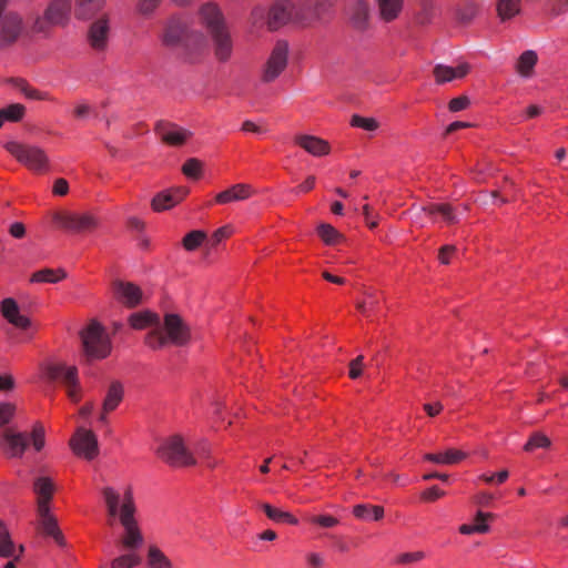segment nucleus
Masks as SVG:
<instances>
[{
    "label": "nucleus",
    "mask_w": 568,
    "mask_h": 568,
    "mask_svg": "<svg viewBox=\"0 0 568 568\" xmlns=\"http://www.w3.org/2000/svg\"><path fill=\"white\" fill-rule=\"evenodd\" d=\"M102 496L105 503L109 524L118 519L124 529L121 544L126 549H136L142 546L144 539L135 518L136 505L131 487H128L121 496L113 487H104Z\"/></svg>",
    "instance_id": "nucleus-1"
},
{
    "label": "nucleus",
    "mask_w": 568,
    "mask_h": 568,
    "mask_svg": "<svg viewBox=\"0 0 568 568\" xmlns=\"http://www.w3.org/2000/svg\"><path fill=\"white\" fill-rule=\"evenodd\" d=\"M318 16L317 0H275L267 12V27L276 30L290 21L308 23Z\"/></svg>",
    "instance_id": "nucleus-2"
},
{
    "label": "nucleus",
    "mask_w": 568,
    "mask_h": 568,
    "mask_svg": "<svg viewBox=\"0 0 568 568\" xmlns=\"http://www.w3.org/2000/svg\"><path fill=\"white\" fill-rule=\"evenodd\" d=\"M200 18L211 34L213 52L216 60L227 62L233 53V40L219 7L214 3L202 6L200 9Z\"/></svg>",
    "instance_id": "nucleus-3"
},
{
    "label": "nucleus",
    "mask_w": 568,
    "mask_h": 568,
    "mask_svg": "<svg viewBox=\"0 0 568 568\" xmlns=\"http://www.w3.org/2000/svg\"><path fill=\"white\" fill-rule=\"evenodd\" d=\"M191 333L189 326L176 314H166L158 328L151 329L145 336V344L152 349H160L169 344L184 346L189 343Z\"/></svg>",
    "instance_id": "nucleus-4"
},
{
    "label": "nucleus",
    "mask_w": 568,
    "mask_h": 568,
    "mask_svg": "<svg viewBox=\"0 0 568 568\" xmlns=\"http://www.w3.org/2000/svg\"><path fill=\"white\" fill-rule=\"evenodd\" d=\"M162 42L166 47L180 49L185 55L192 57L204 47L205 38L200 31L190 29L182 19L172 18L164 29Z\"/></svg>",
    "instance_id": "nucleus-5"
},
{
    "label": "nucleus",
    "mask_w": 568,
    "mask_h": 568,
    "mask_svg": "<svg viewBox=\"0 0 568 568\" xmlns=\"http://www.w3.org/2000/svg\"><path fill=\"white\" fill-rule=\"evenodd\" d=\"M83 354L88 361L102 359L111 353V341L104 327L91 321L81 332Z\"/></svg>",
    "instance_id": "nucleus-6"
},
{
    "label": "nucleus",
    "mask_w": 568,
    "mask_h": 568,
    "mask_svg": "<svg viewBox=\"0 0 568 568\" xmlns=\"http://www.w3.org/2000/svg\"><path fill=\"white\" fill-rule=\"evenodd\" d=\"M6 150L29 170L40 173L48 168V156L39 146L11 141L6 144Z\"/></svg>",
    "instance_id": "nucleus-7"
},
{
    "label": "nucleus",
    "mask_w": 568,
    "mask_h": 568,
    "mask_svg": "<svg viewBox=\"0 0 568 568\" xmlns=\"http://www.w3.org/2000/svg\"><path fill=\"white\" fill-rule=\"evenodd\" d=\"M159 457L173 467L195 465L196 460L179 435L168 438L159 448Z\"/></svg>",
    "instance_id": "nucleus-8"
},
{
    "label": "nucleus",
    "mask_w": 568,
    "mask_h": 568,
    "mask_svg": "<svg viewBox=\"0 0 568 568\" xmlns=\"http://www.w3.org/2000/svg\"><path fill=\"white\" fill-rule=\"evenodd\" d=\"M288 43L284 40L276 41L261 70L263 83H272L283 73L288 64Z\"/></svg>",
    "instance_id": "nucleus-9"
},
{
    "label": "nucleus",
    "mask_w": 568,
    "mask_h": 568,
    "mask_svg": "<svg viewBox=\"0 0 568 568\" xmlns=\"http://www.w3.org/2000/svg\"><path fill=\"white\" fill-rule=\"evenodd\" d=\"M9 0H0V48L12 45L23 33V19L16 11L4 12Z\"/></svg>",
    "instance_id": "nucleus-10"
},
{
    "label": "nucleus",
    "mask_w": 568,
    "mask_h": 568,
    "mask_svg": "<svg viewBox=\"0 0 568 568\" xmlns=\"http://www.w3.org/2000/svg\"><path fill=\"white\" fill-rule=\"evenodd\" d=\"M48 375L51 379L60 381L65 387L68 396L73 402H79V378L78 369L75 366H67L57 364L49 368Z\"/></svg>",
    "instance_id": "nucleus-11"
},
{
    "label": "nucleus",
    "mask_w": 568,
    "mask_h": 568,
    "mask_svg": "<svg viewBox=\"0 0 568 568\" xmlns=\"http://www.w3.org/2000/svg\"><path fill=\"white\" fill-rule=\"evenodd\" d=\"M58 226L73 233H83L97 227V220L90 214H75L69 212L57 213L53 216Z\"/></svg>",
    "instance_id": "nucleus-12"
},
{
    "label": "nucleus",
    "mask_w": 568,
    "mask_h": 568,
    "mask_svg": "<svg viewBox=\"0 0 568 568\" xmlns=\"http://www.w3.org/2000/svg\"><path fill=\"white\" fill-rule=\"evenodd\" d=\"M70 446L74 454L88 460L95 458L99 454L98 439L93 432L83 427L77 429L70 439Z\"/></svg>",
    "instance_id": "nucleus-13"
},
{
    "label": "nucleus",
    "mask_w": 568,
    "mask_h": 568,
    "mask_svg": "<svg viewBox=\"0 0 568 568\" xmlns=\"http://www.w3.org/2000/svg\"><path fill=\"white\" fill-rule=\"evenodd\" d=\"M38 513V527L39 530L53 540L60 546L65 547L67 541L61 529L58 526V519L51 514L50 507H42L37 510Z\"/></svg>",
    "instance_id": "nucleus-14"
},
{
    "label": "nucleus",
    "mask_w": 568,
    "mask_h": 568,
    "mask_svg": "<svg viewBox=\"0 0 568 568\" xmlns=\"http://www.w3.org/2000/svg\"><path fill=\"white\" fill-rule=\"evenodd\" d=\"M154 130L160 139L171 146H180L184 144L191 135V133L185 129L168 121H159Z\"/></svg>",
    "instance_id": "nucleus-15"
},
{
    "label": "nucleus",
    "mask_w": 568,
    "mask_h": 568,
    "mask_svg": "<svg viewBox=\"0 0 568 568\" xmlns=\"http://www.w3.org/2000/svg\"><path fill=\"white\" fill-rule=\"evenodd\" d=\"M187 192L189 191L185 187H176L160 192L153 197L151 206L155 212L170 210L179 202H181L185 197Z\"/></svg>",
    "instance_id": "nucleus-16"
},
{
    "label": "nucleus",
    "mask_w": 568,
    "mask_h": 568,
    "mask_svg": "<svg viewBox=\"0 0 568 568\" xmlns=\"http://www.w3.org/2000/svg\"><path fill=\"white\" fill-rule=\"evenodd\" d=\"M109 20L106 17H102L95 20L89 29L88 40L90 45L94 50H104L109 39Z\"/></svg>",
    "instance_id": "nucleus-17"
},
{
    "label": "nucleus",
    "mask_w": 568,
    "mask_h": 568,
    "mask_svg": "<svg viewBox=\"0 0 568 568\" xmlns=\"http://www.w3.org/2000/svg\"><path fill=\"white\" fill-rule=\"evenodd\" d=\"M469 70L470 67L466 62L459 63L457 67L437 64L433 70V74L437 84H444L465 78Z\"/></svg>",
    "instance_id": "nucleus-18"
},
{
    "label": "nucleus",
    "mask_w": 568,
    "mask_h": 568,
    "mask_svg": "<svg viewBox=\"0 0 568 568\" xmlns=\"http://www.w3.org/2000/svg\"><path fill=\"white\" fill-rule=\"evenodd\" d=\"M294 142L313 156L327 155L331 151L329 143L315 135L298 134Z\"/></svg>",
    "instance_id": "nucleus-19"
},
{
    "label": "nucleus",
    "mask_w": 568,
    "mask_h": 568,
    "mask_svg": "<svg viewBox=\"0 0 568 568\" xmlns=\"http://www.w3.org/2000/svg\"><path fill=\"white\" fill-rule=\"evenodd\" d=\"M114 293L116 298L129 307L136 306L141 302L142 297L141 290L130 282H115Z\"/></svg>",
    "instance_id": "nucleus-20"
},
{
    "label": "nucleus",
    "mask_w": 568,
    "mask_h": 568,
    "mask_svg": "<svg viewBox=\"0 0 568 568\" xmlns=\"http://www.w3.org/2000/svg\"><path fill=\"white\" fill-rule=\"evenodd\" d=\"M1 313L3 317L16 327L27 329L31 325L30 320L20 314L19 306L13 298H4L2 301Z\"/></svg>",
    "instance_id": "nucleus-21"
},
{
    "label": "nucleus",
    "mask_w": 568,
    "mask_h": 568,
    "mask_svg": "<svg viewBox=\"0 0 568 568\" xmlns=\"http://www.w3.org/2000/svg\"><path fill=\"white\" fill-rule=\"evenodd\" d=\"M253 194L252 186L248 184H234L225 191L220 192L215 196L219 204H227L236 201H244Z\"/></svg>",
    "instance_id": "nucleus-22"
},
{
    "label": "nucleus",
    "mask_w": 568,
    "mask_h": 568,
    "mask_svg": "<svg viewBox=\"0 0 568 568\" xmlns=\"http://www.w3.org/2000/svg\"><path fill=\"white\" fill-rule=\"evenodd\" d=\"M3 438L11 457H21L29 445V436L27 433H14L9 429L4 432Z\"/></svg>",
    "instance_id": "nucleus-23"
},
{
    "label": "nucleus",
    "mask_w": 568,
    "mask_h": 568,
    "mask_svg": "<svg viewBox=\"0 0 568 568\" xmlns=\"http://www.w3.org/2000/svg\"><path fill=\"white\" fill-rule=\"evenodd\" d=\"M71 0H54L45 10V18L53 24H63L69 19Z\"/></svg>",
    "instance_id": "nucleus-24"
},
{
    "label": "nucleus",
    "mask_w": 568,
    "mask_h": 568,
    "mask_svg": "<svg viewBox=\"0 0 568 568\" xmlns=\"http://www.w3.org/2000/svg\"><path fill=\"white\" fill-rule=\"evenodd\" d=\"M33 490L38 496L37 499V510L42 507H50L49 503L53 495V484L48 477H39L34 480Z\"/></svg>",
    "instance_id": "nucleus-25"
},
{
    "label": "nucleus",
    "mask_w": 568,
    "mask_h": 568,
    "mask_svg": "<svg viewBox=\"0 0 568 568\" xmlns=\"http://www.w3.org/2000/svg\"><path fill=\"white\" fill-rule=\"evenodd\" d=\"M423 211L429 216L440 215L447 224L459 222L456 210L448 203H432L423 207Z\"/></svg>",
    "instance_id": "nucleus-26"
},
{
    "label": "nucleus",
    "mask_w": 568,
    "mask_h": 568,
    "mask_svg": "<svg viewBox=\"0 0 568 568\" xmlns=\"http://www.w3.org/2000/svg\"><path fill=\"white\" fill-rule=\"evenodd\" d=\"M123 396V385L119 381L112 382L108 388L105 398L102 404L104 413L113 412L122 402Z\"/></svg>",
    "instance_id": "nucleus-27"
},
{
    "label": "nucleus",
    "mask_w": 568,
    "mask_h": 568,
    "mask_svg": "<svg viewBox=\"0 0 568 568\" xmlns=\"http://www.w3.org/2000/svg\"><path fill=\"white\" fill-rule=\"evenodd\" d=\"M23 546L19 547V554L16 555V547L6 525L0 521V557L19 559L23 554Z\"/></svg>",
    "instance_id": "nucleus-28"
},
{
    "label": "nucleus",
    "mask_w": 568,
    "mask_h": 568,
    "mask_svg": "<svg viewBox=\"0 0 568 568\" xmlns=\"http://www.w3.org/2000/svg\"><path fill=\"white\" fill-rule=\"evenodd\" d=\"M349 16L353 26L357 29H364L367 26L369 17V6L364 0H356L349 8Z\"/></svg>",
    "instance_id": "nucleus-29"
},
{
    "label": "nucleus",
    "mask_w": 568,
    "mask_h": 568,
    "mask_svg": "<svg viewBox=\"0 0 568 568\" xmlns=\"http://www.w3.org/2000/svg\"><path fill=\"white\" fill-rule=\"evenodd\" d=\"M377 3L379 17L385 22H390L395 20L402 9H403V0H375Z\"/></svg>",
    "instance_id": "nucleus-30"
},
{
    "label": "nucleus",
    "mask_w": 568,
    "mask_h": 568,
    "mask_svg": "<svg viewBox=\"0 0 568 568\" xmlns=\"http://www.w3.org/2000/svg\"><path fill=\"white\" fill-rule=\"evenodd\" d=\"M105 0H77L74 14L78 19H90L104 6Z\"/></svg>",
    "instance_id": "nucleus-31"
},
{
    "label": "nucleus",
    "mask_w": 568,
    "mask_h": 568,
    "mask_svg": "<svg viewBox=\"0 0 568 568\" xmlns=\"http://www.w3.org/2000/svg\"><path fill=\"white\" fill-rule=\"evenodd\" d=\"M129 321L131 326L135 329H143L146 327L154 329L158 328L161 320L155 313L146 311L132 314Z\"/></svg>",
    "instance_id": "nucleus-32"
},
{
    "label": "nucleus",
    "mask_w": 568,
    "mask_h": 568,
    "mask_svg": "<svg viewBox=\"0 0 568 568\" xmlns=\"http://www.w3.org/2000/svg\"><path fill=\"white\" fill-rule=\"evenodd\" d=\"M466 457V454L457 449H448L445 453L438 454H426L425 459L435 464L454 465L462 462Z\"/></svg>",
    "instance_id": "nucleus-33"
},
{
    "label": "nucleus",
    "mask_w": 568,
    "mask_h": 568,
    "mask_svg": "<svg viewBox=\"0 0 568 568\" xmlns=\"http://www.w3.org/2000/svg\"><path fill=\"white\" fill-rule=\"evenodd\" d=\"M353 515L362 520H381L384 517V508L377 505L359 504L353 508Z\"/></svg>",
    "instance_id": "nucleus-34"
},
{
    "label": "nucleus",
    "mask_w": 568,
    "mask_h": 568,
    "mask_svg": "<svg viewBox=\"0 0 568 568\" xmlns=\"http://www.w3.org/2000/svg\"><path fill=\"white\" fill-rule=\"evenodd\" d=\"M265 515L277 524L297 525L298 520L291 513L273 507L267 503L260 504Z\"/></svg>",
    "instance_id": "nucleus-35"
},
{
    "label": "nucleus",
    "mask_w": 568,
    "mask_h": 568,
    "mask_svg": "<svg viewBox=\"0 0 568 568\" xmlns=\"http://www.w3.org/2000/svg\"><path fill=\"white\" fill-rule=\"evenodd\" d=\"M491 518H494L493 514L478 511L474 521H480V525L464 524L459 527V532L463 535H471L475 532L485 534L489 531V525L487 524V520Z\"/></svg>",
    "instance_id": "nucleus-36"
},
{
    "label": "nucleus",
    "mask_w": 568,
    "mask_h": 568,
    "mask_svg": "<svg viewBox=\"0 0 568 568\" xmlns=\"http://www.w3.org/2000/svg\"><path fill=\"white\" fill-rule=\"evenodd\" d=\"M538 61L537 53L532 50H527L520 54L517 61V71L523 77H530Z\"/></svg>",
    "instance_id": "nucleus-37"
},
{
    "label": "nucleus",
    "mask_w": 568,
    "mask_h": 568,
    "mask_svg": "<svg viewBox=\"0 0 568 568\" xmlns=\"http://www.w3.org/2000/svg\"><path fill=\"white\" fill-rule=\"evenodd\" d=\"M67 273L62 268H43L32 274L31 282L36 283H58L65 278Z\"/></svg>",
    "instance_id": "nucleus-38"
},
{
    "label": "nucleus",
    "mask_w": 568,
    "mask_h": 568,
    "mask_svg": "<svg viewBox=\"0 0 568 568\" xmlns=\"http://www.w3.org/2000/svg\"><path fill=\"white\" fill-rule=\"evenodd\" d=\"M148 565L150 568H172L173 564L169 557L164 555L155 546H151L148 551Z\"/></svg>",
    "instance_id": "nucleus-39"
},
{
    "label": "nucleus",
    "mask_w": 568,
    "mask_h": 568,
    "mask_svg": "<svg viewBox=\"0 0 568 568\" xmlns=\"http://www.w3.org/2000/svg\"><path fill=\"white\" fill-rule=\"evenodd\" d=\"M521 0H498L497 12L498 17L505 21L511 19L520 12Z\"/></svg>",
    "instance_id": "nucleus-40"
},
{
    "label": "nucleus",
    "mask_w": 568,
    "mask_h": 568,
    "mask_svg": "<svg viewBox=\"0 0 568 568\" xmlns=\"http://www.w3.org/2000/svg\"><path fill=\"white\" fill-rule=\"evenodd\" d=\"M317 234L327 245H335L344 241V236L331 224L322 223L317 227Z\"/></svg>",
    "instance_id": "nucleus-41"
},
{
    "label": "nucleus",
    "mask_w": 568,
    "mask_h": 568,
    "mask_svg": "<svg viewBox=\"0 0 568 568\" xmlns=\"http://www.w3.org/2000/svg\"><path fill=\"white\" fill-rule=\"evenodd\" d=\"M26 112L24 105L20 103H13L0 110L1 116L4 121L18 122L20 121Z\"/></svg>",
    "instance_id": "nucleus-42"
},
{
    "label": "nucleus",
    "mask_w": 568,
    "mask_h": 568,
    "mask_svg": "<svg viewBox=\"0 0 568 568\" xmlns=\"http://www.w3.org/2000/svg\"><path fill=\"white\" fill-rule=\"evenodd\" d=\"M141 558L135 554H125L114 558L110 568H133L138 566Z\"/></svg>",
    "instance_id": "nucleus-43"
},
{
    "label": "nucleus",
    "mask_w": 568,
    "mask_h": 568,
    "mask_svg": "<svg viewBox=\"0 0 568 568\" xmlns=\"http://www.w3.org/2000/svg\"><path fill=\"white\" fill-rule=\"evenodd\" d=\"M14 85L24 93V95L32 100H48L49 95L44 92L30 88L22 79L13 80Z\"/></svg>",
    "instance_id": "nucleus-44"
},
{
    "label": "nucleus",
    "mask_w": 568,
    "mask_h": 568,
    "mask_svg": "<svg viewBox=\"0 0 568 568\" xmlns=\"http://www.w3.org/2000/svg\"><path fill=\"white\" fill-rule=\"evenodd\" d=\"M206 234L202 231H192L187 233L183 239V246L187 251L196 250L205 240Z\"/></svg>",
    "instance_id": "nucleus-45"
},
{
    "label": "nucleus",
    "mask_w": 568,
    "mask_h": 568,
    "mask_svg": "<svg viewBox=\"0 0 568 568\" xmlns=\"http://www.w3.org/2000/svg\"><path fill=\"white\" fill-rule=\"evenodd\" d=\"M550 446V439L540 433H535L530 436L528 442L525 444L524 449L526 452H532L536 448H548Z\"/></svg>",
    "instance_id": "nucleus-46"
},
{
    "label": "nucleus",
    "mask_w": 568,
    "mask_h": 568,
    "mask_svg": "<svg viewBox=\"0 0 568 568\" xmlns=\"http://www.w3.org/2000/svg\"><path fill=\"white\" fill-rule=\"evenodd\" d=\"M366 297L367 300L366 301H363V302H357L356 303V308L362 313L364 314L365 316L367 317H371V315L376 311L378 304H379V301L378 298L372 294V293H367L366 294Z\"/></svg>",
    "instance_id": "nucleus-47"
},
{
    "label": "nucleus",
    "mask_w": 568,
    "mask_h": 568,
    "mask_svg": "<svg viewBox=\"0 0 568 568\" xmlns=\"http://www.w3.org/2000/svg\"><path fill=\"white\" fill-rule=\"evenodd\" d=\"M351 124L356 128H361L366 131H374L377 129L378 123L373 118H363L361 115H353L351 120Z\"/></svg>",
    "instance_id": "nucleus-48"
},
{
    "label": "nucleus",
    "mask_w": 568,
    "mask_h": 568,
    "mask_svg": "<svg viewBox=\"0 0 568 568\" xmlns=\"http://www.w3.org/2000/svg\"><path fill=\"white\" fill-rule=\"evenodd\" d=\"M32 446L37 452L44 447V427L42 424L37 423L31 433Z\"/></svg>",
    "instance_id": "nucleus-49"
},
{
    "label": "nucleus",
    "mask_w": 568,
    "mask_h": 568,
    "mask_svg": "<svg viewBox=\"0 0 568 568\" xmlns=\"http://www.w3.org/2000/svg\"><path fill=\"white\" fill-rule=\"evenodd\" d=\"M267 12L268 9L263 7H255L251 12V22L254 27L261 28L263 26H267Z\"/></svg>",
    "instance_id": "nucleus-50"
},
{
    "label": "nucleus",
    "mask_w": 568,
    "mask_h": 568,
    "mask_svg": "<svg viewBox=\"0 0 568 568\" xmlns=\"http://www.w3.org/2000/svg\"><path fill=\"white\" fill-rule=\"evenodd\" d=\"M202 163L197 159H189L182 168L183 173L193 179H197L201 174Z\"/></svg>",
    "instance_id": "nucleus-51"
},
{
    "label": "nucleus",
    "mask_w": 568,
    "mask_h": 568,
    "mask_svg": "<svg viewBox=\"0 0 568 568\" xmlns=\"http://www.w3.org/2000/svg\"><path fill=\"white\" fill-rule=\"evenodd\" d=\"M424 558V551L404 552L397 556L395 562L398 565H412L422 561Z\"/></svg>",
    "instance_id": "nucleus-52"
},
{
    "label": "nucleus",
    "mask_w": 568,
    "mask_h": 568,
    "mask_svg": "<svg viewBox=\"0 0 568 568\" xmlns=\"http://www.w3.org/2000/svg\"><path fill=\"white\" fill-rule=\"evenodd\" d=\"M478 7L474 2L466 3L459 11V20L463 23H469L477 14Z\"/></svg>",
    "instance_id": "nucleus-53"
},
{
    "label": "nucleus",
    "mask_w": 568,
    "mask_h": 568,
    "mask_svg": "<svg viewBox=\"0 0 568 568\" xmlns=\"http://www.w3.org/2000/svg\"><path fill=\"white\" fill-rule=\"evenodd\" d=\"M310 521L324 528H332L338 525V519L331 515H318L311 517Z\"/></svg>",
    "instance_id": "nucleus-54"
},
{
    "label": "nucleus",
    "mask_w": 568,
    "mask_h": 568,
    "mask_svg": "<svg viewBox=\"0 0 568 568\" xmlns=\"http://www.w3.org/2000/svg\"><path fill=\"white\" fill-rule=\"evenodd\" d=\"M16 407L10 403L0 404V427L8 424L14 414Z\"/></svg>",
    "instance_id": "nucleus-55"
},
{
    "label": "nucleus",
    "mask_w": 568,
    "mask_h": 568,
    "mask_svg": "<svg viewBox=\"0 0 568 568\" xmlns=\"http://www.w3.org/2000/svg\"><path fill=\"white\" fill-rule=\"evenodd\" d=\"M469 103H470V101H469L468 97L460 95V97L454 98L449 101L448 109L452 112H459V111L467 109Z\"/></svg>",
    "instance_id": "nucleus-56"
},
{
    "label": "nucleus",
    "mask_w": 568,
    "mask_h": 568,
    "mask_svg": "<svg viewBox=\"0 0 568 568\" xmlns=\"http://www.w3.org/2000/svg\"><path fill=\"white\" fill-rule=\"evenodd\" d=\"M50 26L54 24L48 21L45 14L43 17H37L31 26V31L34 33H45Z\"/></svg>",
    "instance_id": "nucleus-57"
},
{
    "label": "nucleus",
    "mask_w": 568,
    "mask_h": 568,
    "mask_svg": "<svg viewBox=\"0 0 568 568\" xmlns=\"http://www.w3.org/2000/svg\"><path fill=\"white\" fill-rule=\"evenodd\" d=\"M364 356L359 355L349 363V377L356 379L362 375Z\"/></svg>",
    "instance_id": "nucleus-58"
},
{
    "label": "nucleus",
    "mask_w": 568,
    "mask_h": 568,
    "mask_svg": "<svg viewBox=\"0 0 568 568\" xmlns=\"http://www.w3.org/2000/svg\"><path fill=\"white\" fill-rule=\"evenodd\" d=\"M160 1L161 0H140L138 4V10L142 14H150L155 10Z\"/></svg>",
    "instance_id": "nucleus-59"
},
{
    "label": "nucleus",
    "mask_w": 568,
    "mask_h": 568,
    "mask_svg": "<svg viewBox=\"0 0 568 568\" xmlns=\"http://www.w3.org/2000/svg\"><path fill=\"white\" fill-rule=\"evenodd\" d=\"M92 111L91 106L87 102H79L73 110V114L77 119H85Z\"/></svg>",
    "instance_id": "nucleus-60"
},
{
    "label": "nucleus",
    "mask_w": 568,
    "mask_h": 568,
    "mask_svg": "<svg viewBox=\"0 0 568 568\" xmlns=\"http://www.w3.org/2000/svg\"><path fill=\"white\" fill-rule=\"evenodd\" d=\"M444 495L445 493L443 490H440L437 486H433L422 494V498L427 501H434Z\"/></svg>",
    "instance_id": "nucleus-61"
},
{
    "label": "nucleus",
    "mask_w": 568,
    "mask_h": 568,
    "mask_svg": "<svg viewBox=\"0 0 568 568\" xmlns=\"http://www.w3.org/2000/svg\"><path fill=\"white\" fill-rule=\"evenodd\" d=\"M456 252V246L454 245H444L439 250L438 258L443 264L449 263V256Z\"/></svg>",
    "instance_id": "nucleus-62"
},
{
    "label": "nucleus",
    "mask_w": 568,
    "mask_h": 568,
    "mask_svg": "<svg viewBox=\"0 0 568 568\" xmlns=\"http://www.w3.org/2000/svg\"><path fill=\"white\" fill-rule=\"evenodd\" d=\"M69 191V184L64 179L55 180L53 184V193L57 195H65Z\"/></svg>",
    "instance_id": "nucleus-63"
},
{
    "label": "nucleus",
    "mask_w": 568,
    "mask_h": 568,
    "mask_svg": "<svg viewBox=\"0 0 568 568\" xmlns=\"http://www.w3.org/2000/svg\"><path fill=\"white\" fill-rule=\"evenodd\" d=\"M230 234H231V230L229 226H222V227L217 229L212 235L213 244L220 243L223 239H226L227 236H230Z\"/></svg>",
    "instance_id": "nucleus-64"
}]
</instances>
